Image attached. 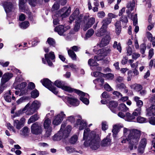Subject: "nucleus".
<instances>
[{
    "label": "nucleus",
    "instance_id": "nucleus-1",
    "mask_svg": "<svg viewBox=\"0 0 155 155\" xmlns=\"http://www.w3.org/2000/svg\"><path fill=\"white\" fill-rule=\"evenodd\" d=\"M141 135L140 131L137 129L130 130L126 128L123 129V136L126 137L121 141L122 143H125L127 141L128 143V148L130 150L136 149Z\"/></svg>",
    "mask_w": 155,
    "mask_h": 155
},
{
    "label": "nucleus",
    "instance_id": "nucleus-2",
    "mask_svg": "<svg viewBox=\"0 0 155 155\" xmlns=\"http://www.w3.org/2000/svg\"><path fill=\"white\" fill-rule=\"evenodd\" d=\"M89 128L84 130L83 139L85 140L84 145L85 147H90L92 150H96L100 146V138L95 132H90Z\"/></svg>",
    "mask_w": 155,
    "mask_h": 155
},
{
    "label": "nucleus",
    "instance_id": "nucleus-3",
    "mask_svg": "<svg viewBox=\"0 0 155 155\" xmlns=\"http://www.w3.org/2000/svg\"><path fill=\"white\" fill-rule=\"evenodd\" d=\"M30 104L29 103L22 110H19L17 113H16V115L18 116L22 114L29 107L27 111L26 114L28 115H31L39 108L41 106V103L39 101L36 100L32 102L30 106Z\"/></svg>",
    "mask_w": 155,
    "mask_h": 155
},
{
    "label": "nucleus",
    "instance_id": "nucleus-4",
    "mask_svg": "<svg viewBox=\"0 0 155 155\" xmlns=\"http://www.w3.org/2000/svg\"><path fill=\"white\" fill-rule=\"evenodd\" d=\"M13 76L12 73L6 72L4 74L2 77L0 84V94L2 93L7 87L6 83L8 82Z\"/></svg>",
    "mask_w": 155,
    "mask_h": 155
},
{
    "label": "nucleus",
    "instance_id": "nucleus-5",
    "mask_svg": "<svg viewBox=\"0 0 155 155\" xmlns=\"http://www.w3.org/2000/svg\"><path fill=\"white\" fill-rule=\"evenodd\" d=\"M54 84L58 87L61 88L62 89L69 92H74L77 94H84L82 92L80 91L71 88L69 87L64 86L63 82L61 81L57 80L55 81Z\"/></svg>",
    "mask_w": 155,
    "mask_h": 155
},
{
    "label": "nucleus",
    "instance_id": "nucleus-6",
    "mask_svg": "<svg viewBox=\"0 0 155 155\" xmlns=\"http://www.w3.org/2000/svg\"><path fill=\"white\" fill-rule=\"evenodd\" d=\"M41 82L42 84L45 87L48 88L50 91L55 94H57L58 93L56 88L52 86L51 82L47 78H45L41 80Z\"/></svg>",
    "mask_w": 155,
    "mask_h": 155
},
{
    "label": "nucleus",
    "instance_id": "nucleus-7",
    "mask_svg": "<svg viewBox=\"0 0 155 155\" xmlns=\"http://www.w3.org/2000/svg\"><path fill=\"white\" fill-rule=\"evenodd\" d=\"M43 131L41 124L36 122L33 123L31 126V131L32 134L35 135L41 134Z\"/></svg>",
    "mask_w": 155,
    "mask_h": 155
},
{
    "label": "nucleus",
    "instance_id": "nucleus-8",
    "mask_svg": "<svg viewBox=\"0 0 155 155\" xmlns=\"http://www.w3.org/2000/svg\"><path fill=\"white\" fill-rule=\"evenodd\" d=\"M2 3L6 13L13 11L15 8V5L8 0L2 2Z\"/></svg>",
    "mask_w": 155,
    "mask_h": 155
},
{
    "label": "nucleus",
    "instance_id": "nucleus-9",
    "mask_svg": "<svg viewBox=\"0 0 155 155\" xmlns=\"http://www.w3.org/2000/svg\"><path fill=\"white\" fill-rule=\"evenodd\" d=\"M71 12V8L69 7L68 9L67 8L64 7L62 9H60L57 13V14L61 18V19L67 17L70 14Z\"/></svg>",
    "mask_w": 155,
    "mask_h": 155
},
{
    "label": "nucleus",
    "instance_id": "nucleus-10",
    "mask_svg": "<svg viewBox=\"0 0 155 155\" xmlns=\"http://www.w3.org/2000/svg\"><path fill=\"white\" fill-rule=\"evenodd\" d=\"M111 51L110 48L107 46L97 50L96 53L98 54H101L103 57H105L110 54Z\"/></svg>",
    "mask_w": 155,
    "mask_h": 155
},
{
    "label": "nucleus",
    "instance_id": "nucleus-11",
    "mask_svg": "<svg viewBox=\"0 0 155 155\" xmlns=\"http://www.w3.org/2000/svg\"><path fill=\"white\" fill-rule=\"evenodd\" d=\"M25 120V119L24 118H21L19 120H15L13 121V126L17 129L19 130L24 125Z\"/></svg>",
    "mask_w": 155,
    "mask_h": 155
},
{
    "label": "nucleus",
    "instance_id": "nucleus-12",
    "mask_svg": "<svg viewBox=\"0 0 155 155\" xmlns=\"http://www.w3.org/2000/svg\"><path fill=\"white\" fill-rule=\"evenodd\" d=\"M110 40V33H107L106 36L102 38L99 44L100 47H102L106 46L109 43Z\"/></svg>",
    "mask_w": 155,
    "mask_h": 155
},
{
    "label": "nucleus",
    "instance_id": "nucleus-13",
    "mask_svg": "<svg viewBox=\"0 0 155 155\" xmlns=\"http://www.w3.org/2000/svg\"><path fill=\"white\" fill-rule=\"evenodd\" d=\"M45 57L48 65L50 66H51L53 65V63L50 59L52 60L54 59L55 56L54 52L51 51L48 54H45Z\"/></svg>",
    "mask_w": 155,
    "mask_h": 155
},
{
    "label": "nucleus",
    "instance_id": "nucleus-14",
    "mask_svg": "<svg viewBox=\"0 0 155 155\" xmlns=\"http://www.w3.org/2000/svg\"><path fill=\"white\" fill-rule=\"evenodd\" d=\"M68 28L64 27V26L62 25H59L54 28L55 31L58 32V34L60 35L65 36V35L64 34Z\"/></svg>",
    "mask_w": 155,
    "mask_h": 155
},
{
    "label": "nucleus",
    "instance_id": "nucleus-15",
    "mask_svg": "<svg viewBox=\"0 0 155 155\" xmlns=\"http://www.w3.org/2000/svg\"><path fill=\"white\" fill-rule=\"evenodd\" d=\"M65 98L71 105L74 106H78L79 104L78 99L73 97H66Z\"/></svg>",
    "mask_w": 155,
    "mask_h": 155
},
{
    "label": "nucleus",
    "instance_id": "nucleus-16",
    "mask_svg": "<svg viewBox=\"0 0 155 155\" xmlns=\"http://www.w3.org/2000/svg\"><path fill=\"white\" fill-rule=\"evenodd\" d=\"M87 19L88 17L87 16H85L83 17L82 15H79V14L77 17L75 21L81 25H83L87 21Z\"/></svg>",
    "mask_w": 155,
    "mask_h": 155
},
{
    "label": "nucleus",
    "instance_id": "nucleus-17",
    "mask_svg": "<svg viewBox=\"0 0 155 155\" xmlns=\"http://www.w3.org/2000/svg\"><path fill=\"white\" fill-rule=\"evenodd\" d=\"M66 137H65V135L61 130H60L58 133L55 134L53 137V140L54 141H59L62 138L65 139Z\"/></svg>",
    "mask_w": 155,
    "mask_h": 155
},
{
    "label": "nucleus",
    "instance_id": "nucleus-18",
    "mask_svg": "<svg viewBox=\"0 0 155 155\" xmlns=\"http://www.w3.org/2000/svg\"><path fill=\"white\" fill-rule=\"evenodd\" d=\"M87 22H86V23L84 25L83 28L84 31L87 30L88 28L91 27L95 21V19L94 18H91L87 20Z\"/></svg>",
    "mask_w": 155,
    "mask_h": 155
},
{
    "label": "nucleus",
    "instance_id": "nucleus-19",
    "mask_svg": "<svg viewBox=\"0 0 155 155\" xmlns=\"http://www.w3.org/2000/svg\"><path fill=\"white\" fill-rule=\"evenodd\" d=\"M147 115L150 116H155V105L152 104L146 110Z\"/></svg>",
    "mask_w": 155,
    "mask_h": 155
},
{
    "label": "nucleus",
    "instance_id": "nucleus-20",
    "mask_svg": "<svg viewBox=\"0 0 155 155\" xmlns=\"http://www.w3.org/2000/svg\"><path fill=\"white\" fill-rule=\"evenodd\" d=\"M110 134H109L106 137L102 140L101 144L102 146L106 147L110 144L111 142V139L110 137Z\"/></svg>",
    "mask_w": 155,
    "mask_h": 155
},
{
    "label": "nucleus",
    "instance_id": "nucleus-21",
    "mask_svg": "<svg viewBox=\"0 0 155 155\" xmlns=\"http://www.w3.org/2000/svg\"><path fill=\"white\" fill-rule=\"evenodd\" d=\"M79 14V12L78 9H76L73 12L69 17L70 23H71L75 19L76 20L77 17Z\"/></svg>",
    "mask_w": 155,
    "mask_h": 155
},
{
    "label": "nucleus",
    "instance_id": "nucleus-22",
    "mask_svg": "<svg viewBox=\"0 0 155 155\" xmlns=\"http://www.w3.org/2000/svg\"><path fill=\"white\" fill-rule=\"evenodd\" d=\"M118 105L117 103L115 101H110L108 104V107L110 110L114 113H115V109Z\"/></svg>",
    "mask_w": 155,
    "mask_h": 155
},
{
    "label": "nucleus",
    "instance_id": "nucleus-23",
    "mask_svg": "<svg viewBox=\"0 0 155 155\" xmlns=\"http://www.w3.org/2000/svg\"><path fill=\"white\" fill-rule=\"evenodd\" d=\"M83 93H84V94H78L81 95V97H80V99L84 104L87 105L89 104V101L87 98L84 97H87V96H88V94L85 93H84L81 91Z\"/></svg>",
    "mask_w": 155,
    "mask_h": 155
},
{
    "label": "nucleus",
    "instance_id": "nucleus-24",
    "mask_svg": "<svg viewBox=\"0 0 155 155\" xmlns=\"http://www.w3.org/2000/svg\"><path fill=\"white\" fill-rule=\"evenodd\" d=\"M27 83L26 82H23L18 86L19 89L21 91V94L22 95L26 94L27 91L26 90H22L26 86Z\"/></svg>",
    "mask_w": 155,
    "mask_h": 155
},
{
    "label": "nucleus",
    "instance_id": "nucleus-25",
    "mask_svg": "<svg viewBox=\"0 0 155 155\" xmlns=\"http://www.w3.org/2000/svg\"><path fill=\"white\" fill-rule=\"evenodd\" d=\"M112 20L110 18H106L103 20L101 22L102 24V27L103 28H107L108 25L110 23Z\"/></svg>",
    "mask_w": 155,
    "mask_h": 155
},
{
    "label": "nucleus",
    "instance_id": "nucleus-26",
    "mask_svg": "<svg viewBox=\"0 0 155 155\" xmlns=\"http://www.w3.org/2000/svg\"><path fill=\"white\" fill-rule=\"evenodd\" d=\"M136 117L137 116L133 114V112L132 114H131L129 112H127L126 114V119H125L128 121H132L133 120L135 119Z\"/></svg>",
    "mask_w": 155,
    "mask_h": 155
},
{
    "label": "nucleus",
    "instance_id": "nucleus-27",
    "mask_svg": "<svg viewBox=\"0 0 155 155\" xmlns=\"http://www.w3.org/2000/svg\"><path fill=\"white\" fill-rule=\"evenodd\" d=\"M77 125H79V129L80 130H82L87 126V123L84 121H81L80 119H78L76 122Z\"/></svg>",
    "mask_w": 155,
    "mask_h": 155
},
{
    "label": "nucleus",
    "instance_id": "nucleus-28",
    "mask_svg": "<svg viewBox=\"0 0 155 155\" xmlns=\"http://www.w3.org/2000/svg\"><path fill=\"white\" fill-rule=\"evenodd\" d=\"M106 28H103L101 26V28L96 33V35L98 37H101L104 35L106 32Z\"/></svg>",
    "mask_w": 155,
    "mask_h": 155
},
{
    "label": "nucleus",
    "instance_id": "nucleus-29",
    "mask_svg": "<svg viewBox=\"0 0 155 155\" xmlns=\"http://www.w3.org/2000/svg\"><path fill=\"white\" fill-rule=\"evenodd\" d=\"M21 134L25 137L28 135L29 134L30 129L27 127H24L21 130Z\"/></svg>",
    "mask_w": 155,
    "mask_h": 155
},
{
    "label": "nucleus",
    "instance_id": "nucleus-30",
    "mask_svg": "<svg viewBox=\"0 0 155 155\" xmlns=\"http://www.w3.org/2000/svg\"><path fill=\"white\" fill-rule=\"evenodd\" d=\"M51 124V121L48 118H46L45 119L44 123V128L46 129L51 128L50 127V125Z\"/></svg>",
    "mask_w": 155,
    "mask_h": 155
},
{
    "label": "nucleus",
    "instance_id": "nucleus-31",
    "mask_svg": "<svg viewBox=\"0 0 155 155\" xmlns=\"http://www.w3.org/2000/svg\"><path fill=\"white\" fill-rule=\"evenodd\" d=\"M11 94L9 91L8 93H5L4 95V97L5 100L8 102H10L11 101Z\"/></svg>",
    "mask_w": 155,
    "mask_h": 155
},
{
    "label": "nucleus",
    "instance_id": "nucleus-32",
    "mask_svg": "<svg viewBox=\"0 0 155 155\" xmlns=\"http://www.w3.org/2000/svg\"><path fill=\"white\" fill-rule=\"evenodd\" d=\"M140 99L139 97L137 96L135 97L134 98V100L136 102L137 106L138 108H141L143 105V102L142 101L140 100Z\"/></svg>",
    "mask_w": 155,
    "mask_h": 155
},
{
    "label": "nucleus",
    "instance_id": "nucleus-33",
    "mask_svg": "<svg viewBox=\"0 0 155 155\" xmlns=\"http://www.w3.org/2000/svg\"><path fill=\"white\" fill-rule=\"evenodd\" d=\"M71 129V126L70 125H68L65 129L62 132L65 135V137L67 138L69 136Z\"/></svg>",
    "mask_w": 155,
    "mask_h": 155
},
{
    "label": "nucleus",
    "instance_id": "nucleus-34",
    "mask_svg": "<svg viewBox=\"0 0 155 155\" xmlns=\"http://www.w3.org/2000/svg\"><path fill=\"white\" fill-rule=\"evenodd\" d=\"M38 118L39 117H38L37 114H35L31 117L28 121V123L29 124L31 123H33L37 120Z\"/></svg>",
    "mask_w": 155,
    "mask_h": 155
},
{
    "label": "nucleus",
    "instance_id": "nucleus-35",
    "mask_svg": "<svg viewBox=\"0 0 155 155\" xmlns=\"http://www.w3.org/2000/svg\"><path fill=\"white\" fill-rule=\"evenodd\" d=\"M68 52L69 55L72 60H76V55L74 51L71 49H69L68 50Z\"/></svg>",
    "mask_w": 155,
    "mask_h": 155
},
{
    "label": "nucleus",
    "instance_id": "nucleus-36",
    "mask_svg": "<svg viewBox=\"0 0 155 155\" xmlns=\"http://www.w3.org/2000/svg\"><path fill=\"white\" fill-rule=\"evenodd\" d=\"M27 0H19V6L20 9L22 10H25V4Z\"/></svg>",
    "mask_w": 155,
    "mask_h": 155
},
{
    "label": "nucleus",
    "instance_id": "nucleus-37",
    "mask_svg": "<svg viewBox=\"0 0 155 155\" xmlns=\"http://www.w3.org/2000/svg\"><path fill=\"white\" fill-rule=\"evenodd\" d=\"M118 109L123 111H127L129 108L127 107L125 104H120L118 107Z\"/></svg>",
    "mask_w": 155,
    "mask_h": 155
},
{
    "label": "nucleus",
    "instance_id": "nucleus-38",
    "mask_svg": "<svg viewBox=\"0 0 155 155\" xmlns=\"http://www.w3.org/2000/svg\"><path fill=\"white\" fill-rule=\"evenodd\" d=\"M61 119H60L57 116L55 117L53 121V124L55 125H58L59 124L62 122Z\"/></svg>",
    "mask_w": 155,
    "mask_h": 155
},
{
    "label": "nucleus",
    "instance_id": "nucleus-39",
    "mask_svg": "<svg viewBox=\"0 0 155 155\" xmlns=\"http://www.w3.org/2000/svg\"><path fill=\"white\" fill-rule=\"evenodd\" d=\"M122 127H120V126L118 124H116L113 126V129L112 130V132L113 134H116L119 132V129Z\"/></svg>",
    "mask_w": 155,
    "mask_h": 155
},
{
    "label": "nucleus",
    "instance_id": "nucleus-40",
    "mask_svg": "<svg viewBox=\"0 0 155 155\" xmlns=\"http://www.w3.org/2000/svg\"><path fill=\"white\" fill-rule=\"evenodd\" d=\"M145 147L138 146L137 151V154L139 155H142L144 153Z\"/></svg>",
    "mask_w": 155,
    "mask_h": 155
},
{
    "label": "nucleus",
    "instance_id": "nucleus-41",
    "mask_svg": "<svg viewBox=\"0 0 155 155\" xmlns=\"http://www.w3.org/2000/svg\"><path fill=\"white\" fill-rule=\"evenodd\" d=\"M94 59H90L88 61V64L90 66H96L98 65V64Z\"/></svg>",
    "mask_w": 155,
    "mask_h": 155
},
{
    "label": "nucleus",
    "instance_id": "nucleus-42",
    "mask_svg": "<svg viewBox=\"0 0 155 155\" xmlns=\"http://www.w3.org/2000/svg\"><path fill=\"white\" fill-rule=\"evenodd\" d=\"M78 140V137L76 135H74L70 139L69 142L71 144H74Z\"/></svg>",
    "mask_w": 155,
    "mask_h": 155
},
{
    "label": "nucleus",
    "instance_id": "nucleus-43",
    "mask_svg": "<svg viewBox=\"0 0 155 155\" xmlns=\"http://www.w3.org/2000/svg\"><path fill=\"white\" fill-rule=\"evenodd\" d=\"M113 47L114 48H117V49L120 52H121V45L120 43H119L117 44V42L116 41H115L114 43V44L113 45Z\"/></svg>",
    "mask_w": 155,
    "mask_h": 155
},
{
    "label": "nucleus",
    "instance_id": "nucleus-44",
    "mask_svg": "<svg viewBox=\"0 0 155 155\" xmlns=\"http://www.w3.org/2000/svg\"><path fill=\"white\" fill-rule=\"evenodd\" d=\"M135 5V2L133 0L132 2H129L128 3L127 7L128 8H130V10L132 11L134 9Z\"/></svg>",
    "mask_w": 155,
    "mask_h": 155
},
{
    "label": "nucleus",
    "instance_id": "nucleus-45",
    "mask_svg": "<svg viewBox=\"0 0 155 155\" xmlns=\"http://www.w3.org/2000/svg\"><path fill=\"white\" fill-rule=\"evenodd\" d=\"M48 44L50 46L55 47V41L54 39L51 38H48L47 41Z\"/></svg>",
    "mask_w": 155,
    "mask_h": 155
},
{
    "label": "nucleus",
    "instance_id": "nucleus-46",
    "mask_svg": "<svg viewBox=\"0 0 155 155\" xmlns=\"http://www.w3.org/2000/svg\"><path fill=\"white\" fill-rule=\"evenodd\" d=\"M29 25V23L28 21H25L22 22L20 24V27L23 29H26Z\"/></svg>",
    "mask_w": 155,
    "mask_h": 155
},
{
    "label": "nucleus",
    "instance_id": "nucleus-47",
    "mask_svg": "<svg viewBox=\"0 0 155 155\" xmlns=\"http://www.w3.org/2000/svg\"><path fill=\"white\" fill-rule=\"evenodd\" d=\"M147 144V139L145 138H143L140 140L139 146L146 147Z\"/></svg>",
    "mask_w": 155,
    "mask_h": 155
},
{
    "label": "nucleus",
    "instance_id": "nucleus-48",
    "mask_svg": "<svg viewBox=\"0 0 155 155\" xmlns=\"http://www.w3.org/2000/svg\"><path fill=\"white\" fill-rule=\"evenodd\" d=\"M94 33V31L92 29H89L86 34V39L90 37Z\"/></svg>",
    "mask_w": 155,
    "mask_h": 155
},
{
    "label": "nucleus",
    "instance_id": "nucleus-49",
    "mask_svg": "<svg viewBox=\"0 0 155 155\" xmlns=\"http://www.w3.org/2000/svg\"><path fill=\"white\" fill-rule=\"evenodd\" d=\"M39 94L38 91L36 89L32 91L31 93V96L33 98L37 97L38 96Z\"/></svg>",
    "mask_w": 155,
    "mask_h": 155
},
{
    "label": "nucleus",
    "instance_id": "nucleus-50",
    "mask_svg": "<svg viewBox=\"0 0 155 155\" xmlns=\"http://www.w3.org/2000/svg\"><path fill=\"white\" fill-rule=\"evenodd\" d=\"M65 149L68 153H71L75 151V149L71 146H67Z\"/></svg>",
    "mask_w": 155,
    "mask_h": 155
},
{
    "label": "nucleus",
    "instance_id": "nucleus-51",
    "mask_svg": "<svg viewBox=\"0 0 155 155\" xmlns=\"http://www.w3.org/2000/svg\"><path fill=\"white\" fill-rule=\"evenodd\" d=\"M137 120L138 122L141 123L147 122L146 119L141 117H137Z\"/></svg>",
    "mask_w": 155,
    "mask_h": 155
},
{
    "label": "nucleus",
    "instance_id": "nucleus-52",
    "mask_svg": "<svg viewBox=\"0 0 155 155\" xmlns=\"http://www.w3.org/2000/svg\"><path fill=\"white\" fill-rule=\"evenodd\" d=\"M51 128L46 129L45 134L44 135V137H49L51 135Z\"/></svg>",
    "mask_w": 155,
    "mask_h": 155
},
{
    "label": "nucleus",
    "instance_id": "nucleus-53",
    "mask_svg": "<svg viewBox=\"0 0 155 155\" xmlns=\"http://www.w3.org/2000/svg\"><path fill=\"white\" fill-rule=\"evenodd\" d=\"M146 46L144 43H143L140 45V52L142 54H143L146 50Z\"/></svg>",
    "mask_w": 155,
    "mask_h": 155
},
{
    "label": "nucleus",
    "instance_id": "nucleus-54",
    "mask_svg": "<svg viewBox=\"0 0 155 155\" xmlns=\"http://www.w3.org/2000/svg\"><path fill=\"white\" fill-rule=\"evenodd\" d=\"M141 108H138L135 109L134 111L133 112V114L135 115L137 117L139 115H140L141 113Z\"/></svg>",
    "mask_w": 155,
    "mask_h": 155
},
{
    "label": "nucleus",
    "instance_id": "nucleus-55",
    "mask_svg": "<svg viewBox=\"0 0 155 155\" xmlns=\"http://www.w3.org/2000/svg\"><path fill=\"white\" fill-rule=\"evenodd\" d=\"M7 126L9 130L12 131L15 133L16 132V130L14 127L12 126L10 123H8L7 124Z\"/></svg>",
    "mask_w": 155,
    "mask_h": 155
},
{
    "label": "nucleus",
    "instance_id": "nucleus-56",
    "mask_svg": "<svg viewBox=\"0 0 155 155\" xmlns=\"http://www.w3.org/2000/svg\"><path fill=\"white\" fill-rule=\"evenodd\" d=\"M35 87V84L32 82L29 83L28 84L27 87L28 89L30 90L33 89Z\"/></svg>",
    "mask_w": 155,
    "mask_h": 155
},
{
    "label": "nucleus",
    "instance_id": "nucleus-57",
    "mask_svg": "<svg viewBox=\"0 0 155 155\" xmlns=\"http://www.w3.org/2000/svg\"><path fill=\"white\" fill-rule=\"evenodd\" d=\"M120 20L122 22L127 23L128 21V19L126 16L123 15L120 18Z\"/></svg>",
    "mask_w": 155,
    "mask_h": 155
},
{
    "label": "nucleus",
    "instance_id": "nucleus-58",
    "mask_svg": "<svg viewBox=\"0 0 155 155\" xmlns=\"http://www.w3.org/2000/svg\"><path fill=\"white\" fill-rule=\"evenodd\" d=\"M107 123L105 121H103L102 123V129L103 130H105L108 128Z\"/></svg>",
    "mask_w": 155,
    "mask_h": 155
},
{
    "label": "nucleus",
    "instance_id": "nucleus-59",
    "mask_svg": "<svg viewBox=\"0 0 155 155\" xmlns=\"http://www.w3.org/2000/svg\"><path fill=\"white\" fill-rule=\"evenodd\" d=\"M80 24L78 22H76V21H75V24L74 28V30L75 31H77L79 30L80 28Z\"/></svg>",
    "mask_w": 155,
    "mask_h": 155
},
{
    "label": "nucleus",
    "instance_id": "nucleus-60",
    "mask_svg": "<svg viewBox=\"0 0 155 155\" xmlns=\"http://www.w3.org/2000/svg\"><path fill=\"white\" fill-rule=\"evenodd\" d=\"M59 8V5L57 2H55L52 8V10L53 11L57 10Z\"/></svg>",
    "mask_w": 155,
    "mask_h": 155
},
{
    "label": "nucleus",
    "instance_id": "nucleus-61",
    "mask_svg": "<svg viewBox=\"0 0 155 155\" xmlns=\"http://www.w3.org/2000/svg\"><path fill=\"white\" fill-rule=\"evenodd\" d=\"M117 87L120 89H125L126 87L123 83L118 84L117 85Z\"/></svg>",
    "mask_w": 155,
    "mask_h": 155
},
{
    "label": "nucleus",
    "instance_id": "nucleus-62",
    "mask_svg": "<svg viewBox=\"0 0 155 155\" xmlns=\"http://www.w3.org/2000/svg\"><path fill=\"white\" fill-rule=\"evenodd\" d=\"M104 57L102 56V55L101 54L99 55H96L94 57V60H95L96 61H99L100 60H102L104 58Z\"/></svg>",
    "mask_w": 155,
    "mask_h": 155
},
{
    "label": "nucleus",
    "instance_id": "nucleus-63",
    "mask_svg": "<svg viewBox=\"0 0 155 155\" xmlns=\"http://www.w3.org/2000/svg\"><path fill=\"white\" fill-rule=\"evenodd\" d=\"M57 116L59 117V118L61 119L62 120H63V119L66 116L65 114H64L63 111H61L60 113L58 114Z\"/></svg>",
    "mask_w": 155,
    "mask_h": 155
},
{
    "label": "nucleus",
    "instance_id": "nucleus-64",
    "mask_svg": "<svg viewBox=\"0 0 155 155\" xmlns=\"http://www.w3.org/2000/svg\"><path fill=\"white\" fill-rule=\"evenodd\" d=\"M97 15L99 18H102L105 17V14L104 11H101L97 13Z\"/></svg>",
    "mask_w": 155,
    "mask_h": 155
}]
</instances>
